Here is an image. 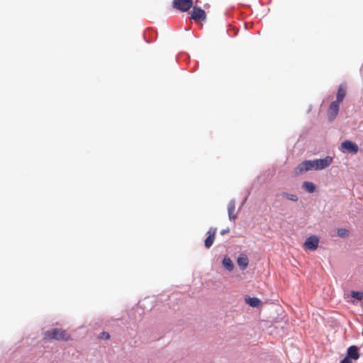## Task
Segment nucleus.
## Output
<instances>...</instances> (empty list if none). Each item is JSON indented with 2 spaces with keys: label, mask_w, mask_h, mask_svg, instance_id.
<instances>
[{
  "label": "nucleus",
  "mask_w": 363,
  "mask_h": 363,
  "mask_svg": "<svg viewBox=\"0 0 363 363\" xmlns=\"http://www.w3.org/2000/svg\"><path fill=\"white\" fill-rule=\"evenodd\" d=\"M345 95H346L345 89L342 86H340L337 89L336 100L335 101L340 104L343 101Z\"/></svg>",
  "instance_id": "f8f14e48"
},
{
  "label": "nucleus",
  "mask_w": 363,
  "mask_h": 363,
  "mask_svg": "<svg viewBox=\"0 0 363 363\" xmlns=\"http://www.w3.org/2000/svg\"><path fill=\"white\" fill-rule=\"evenodd\" d=\"M206 18V12L199 7L194 6L191 12V19L194 21H203Z\"/></svg>",
  "instance_id": "20e7f679"
},
{
  "label": "nucleus",
  "mask_w": 363,
  "mask_h": 363,
  "mask_svg": "<svg viewBox=\"0 0 363 363\" xmlns=\"http://www.w3.org/2000/svg\"><path fill=\"white\" fill-rule=\"evenodd\" d=\"M245 301L252 307H258L261 305L262 301L256 297H247Z\"/></svg>",
  "instance_id": "ddd939ff"
},
{
  "label": "nucleus",
  "mask_w": 363,
  "mask_h": 363,
  "mask_svg": "<svg viewBox=\"0 0 363 363\" xmlns=\"http://www.w3.org/2000/svg\"><path fill=\"white\" fill-rule=\"evenodd\" d=\"M230 232V228H227L226 229H223L220 231L221 235H225L226 233H228Z\"/></svg>",
  "instance_id": "412c9836"
},
{
  "label": "nucleus",
  "mask_w": 363,
  "mask_h": 363,
  "mask_svg": "<svg viewBox=\"0 0 363 363\" xmlns=\"http://www.w3.org/2000/svg\"><path fill=\"white\" fill-rule=\"evenodd\" d=\"M340 104L337 103L335 101H333L330 104L327 112L328 117L330 121H333L337 116L339 112Z\"/></svg>",
  "instance_id": "0eeeda50"
},
{
  "label": "nucleus",
  "mask_w": 363,
  "mask_h": 363,
  "mask_svg": "<svg viewBox=\"0 0 363 363\" xmlns=\"http://www.w3.org/2000/svg\"><path fill=\"white\" fill-rule=\"evenodd\" d=\"M359 348L357 346L352 345L347 348L346 357L350 360L358 359L359 358Z\"/></svg>",
  "instance_id": "1a4fd4ad"
},
{
  "label": "nucleus",
  "mask_w": 363,
  "mask_h": 363,
  "mask_svg": "<svg viewBox=\"0 0 363 363\" xmlns=\"http://www.w3.org/2000/svg\"><path fill=\"white\" fill-rule=\"evenodd\" d=\"M172 6L180 11H187L193 7L192 0H173Z\"/></svg>",
  "instance_id": "7ed1b4c3"
},
{
  "label": "nucleus",
  "mask_w": 363,
  "mask_h": 363,
  "mask_svg": "<svg viewBox=\"0 0 363 363\" xmlns=\"http://www.w3.org/2000/svg\"><path fill=\"white\" fill-rule=\"evenodd\" d=\"M340 363H352V360L347 358L346 356L344 359H342Z\"/></svg>",
  "instance_id": "aec40b11"
},
{
  "label": "nucleus",
  "mask_w": 363,
  "mask_h": 363,
  "mask_svg": "<svg viewBox=\"0 0 363 363\" xmlns=\"http://www.w3.org/2000/svg\"><path fill=\"white\" fill-rule=\"evenodd\" d=\"M44 339L48 340L69 341L71 340V335L65 330L62 328H52L45 332Z\"/></svg>",
  "instance_id": "f03ea898"
},
{
  "label": "nucleus",
  "mask_w": 363,
  "mask_h": 363,
  "mask_svg": "<svg viewBox=\"0 0 363 363\" xmlns=\"http://www.w3.org/2000/svg\"><path fill=\"white\" fill-rule=\"evenodd\" d=\"M228 212L230 220H235L237 218L235 213V201H230L228 205Z\"/></svg>",
  "instance_id": "9d476101"
},
{
  "label": "nucleus",
  "mask_w": 363,
  "mask_h": 363,
  "mask_svg": "<svg viewBox=\"0 0 363 363\" xmlns=\"http://www.w3.org/2000/svg\"><path fill=\"white\" fill-rule=\"evenodd\" d=\"M99 338L103 340H108L110 338V335L108 332H102L99 335Z\"/></svg>",
  "instance_id": "6ab92c4d"
},
{
  "label": "nucleus",
  "mask_w": 363,
  "mask_h": 363,
  "mask_svg": "<svg viewBox=\"0 0 363 363\" xmlns=\"http://www.w3.org/2000/svg\"><path fill=\"white\" fill-rule=\"evenodd\" d=\"M340 150L342 152L346 150L349 152L356 154L359 151V147L357 144L350 140H345L341 144Z\"/></svg>",
  "instance_id": "39448f33"
},
{
  "label": "nucleus",
  "mask_w": 363,
  "mask_h": 363,
  "mask_svg": "<svg viewBox=\"0 0 363 363\" xmlns=\"http://www.w3.org/2000/svg\"><path fill=\"white\" fill-rule=\"evenodd\" d=\"M319 239L316 235H311L304 242V247L310 250H315L318 247Z\"/></svg>",
  "instance_id": "423d86ee"
},
{
  "label": "nucleus",
  "mask_w": 363,
  "mask_h": 363,
  "mask_svg": "<svg viewBox=\"0 0 363 363\" xmlns=\"http://www.w3.org/2000/svg\"><path fill=\"white\" fill-rule=\"evenodd\" d=\"M350 295L352 298H356L358 301H362L363 299V292L362 291H351Z\"/></svg>",
  "instance_id": "f3484780"
},
{
  "label": "nucleus",
  "mask_w": 363,
  "mask_h": 363,
  "mask_svg": "<svg viewBox=\"0 0 363 363\" xmlns=\"http://www.w3.org/2000/svg\"><path fill=\"white\" fill-rule=\"evenodd\" d=\"M337 235L341 238H345L348 236L349 231L345 228H340L337 230Z\"/></svg>",
  "instance_id": "a211bd4d"
},
{
  "label": "nucleus",
  "mask_w": 363,
  "mask_h": 363,
  "mask_svg": "<svg viewBox=\"0 0 363 363\" xmlns=\"http://www.w3.org/2000/svg\"><path fill=\"white\" fill-rule=\"evenodd\" d=\"M333 161V158L330 156H327L323 159L305 160L297 166L296 171L297 174H303L310 170H321L329 167Z\"/></svg>",
  "instance_id": "f257e3e1"
},
{
  "label": "nucleus",
  "mask_w": 363,
  "mask_h": 363,
  "mask_svg": "<svg viewBox=\"0 0 363 363\" xmlns=\"http://www.w3.org/2000/svg\"><path fill=\"white\" fill-rule=\"evenodd\" d=\"M238 264L240 268L245 269L249 264V259L245 255H240L238 258Z\"/></svg>",
  "instance_id": "9b49d317"
},
{
  "label": "nucleus",
  "mask_w": 363,
  "mask_h": 363,
  "mask_svg": "<svg viewBox=\"0 0 363 363\" xmlns=\"http://www.w3.org/2000/svg\"><path fill=\"white\" fill-rule=\"evenodd\" d=\"M223 265L224 267L228 269L229 272H231L234 269V264L232 262V260L229 258L225 257L223 260Z\"/></svg>",
  "instance_id": "4468645a"
},
{
  "label": "nucleus",
  "mask_w": 363,
  "mask_h": 363,
  "mask_svg": "<svg viewBox=\"0 0 363 363\" xmlns=\"http://www.w3.org/2000/svg\"><path fill=\"white\" fill-rule=\"evenodd\" d=\"M281 196L289 200L292 201H298V196L296 194H288L286 192H283V193H281Z\"/></svg>",
  "instance_id": "dca6fc26"
},
{
  "label": "nucleus",
  "mask_w": 363,
  "mask_h": 363,
  "mask_svg": "<svg viewBox=\"0 0 363 363\" xmlns=\"http://www.w3.org/2000/svg\"><path fill=\"white\" fill-rule=\"evenodd\" d=\"M303 188L309 193H313L315 190V184L311 182H305L303 184Z\"/></svg>",
  "instance_id": "2eb2a0df"
},
{
  "label": "nucleus",
  "mask_w": 363,
  "mask_h": 363,
  "mask_svg": "<svg viewBox=\"0 0 363 363\" xmlns=\"http://www.w3.org/2000/svg\"><path fill=\"white\" fill-rule=\"evenodd\" d=\"M216 231H217V229L216 228H210V229L208 230L207 232V238L205 240V247L206 248H210L213 242H214V239H215V236H216Z\"/></svg>",
  "instance_id": "6e6552de"
}]
</instances>
